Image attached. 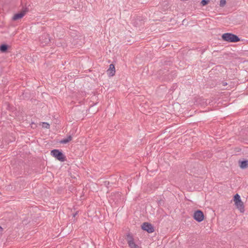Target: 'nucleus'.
<instances>
[{
	"label": "nucleus",
	"instance_id": "nucleus-1",
	"mask_svg": "<svg viewBox=\"0 0 248 248\" xmlns=\"http://www.w3.org/2000/svg\"><path fill=\"white\" fill-rule=\"evenodd\" d=\"M222 39L228 42L235 43L240 41V38L236 35L231 33H225L222 35Z\"/></svg>",
	"mask_w": 248,
	"mask_h": 248
},
{
	"label": "nucleus",
	"instance_id": "nucleus-2",
	"mask_svg": "<svg viewBox=\"0 0 248 248\" xmlns=\"http://www.w3.org/2000/svg\"><path fill=\"white\" fill-rule=\"evenodd\" d=\"M233 201L236 208L241 213H244L245 212L244 203L242 202L240 196L238 194H236L234 195Z\"/></svg>",
	"mask_w": 248,
	"mask_h": 248
},
{
	"label": "nucleus",
	"instance_id": "nucleus-3",
	"mask_svg": "<svg viewBox=\"0 0 248 248\" xmlns=\"http://www.w3.org/2000/svg\"><path fill=\"white\" fill-rule=\"evenodd\" d=\"M51 155L61 162H64L66 160L65 155L61 151L58 149H54L51 151Z\"/></svg>",
	"mask_w": 248,
	"mask_h": 248
},
{
	"label": "nucleus",
	"instance_id": "nucleus-4",
	"mask_svg": "<svg viewBox=\"0 0 248 248\" xmlns=\"http://www.w3.org/2000/svg\"><path fill=\"white\" fill-rule=\"evenodd\" d=\"M39 42L42 46L48 45L50 42L49 35L47 33H44L39 37Z\"/></svg>",
	"mask_w": 248,
	"mask_h": 248
},
{
	"label": "nucleus",
	"instance_id": "nucleus-5",
	"mask_svg": "<svg viewBox=\"0 0 248 248\" xmlns=\"http://www.w3.org/2000/svg\"><path fill=\"white\" fill-rule=\"evenodd\" d=\"M126 239L130 248H141L135 243L134 238L131 234L128 233L126 235Z\"/></svg>",
	"mask_w": 248,
	"mask_h": 248
},
{
	"label": "nucleus",
	"instance_id": "nucleus-6",
	"mask_svg": "<svg viewBox=\"0 0 248 248\" xmlns=\"http://www.w3.org/2000/svg\"><path fill=\"white\" fill-rule=\"evenodd\" d=\"M193 217L195 220L200 222L203 220V213L202 211L200 210H197L194 213Z\"/></svg>",
	"mask_w": 248,
	"mask_h": 248
},
{
	"label": "nucleus",
	"instance_id": "nucleus-7",
	"mask_svg": "<svg viewBox=\"0 0 248 248\" xmlns=\"http://www.w3.org/2000/svg\"><path fill=\"white\" fill-rule=\"evenodd\" d=\"M141 228L142 230L146 231L148 233H152L155 231L152 224L147 222L143 223L141 226Z\"/></svg>",
	"mask_w": 248,
	"mask_h": 248
},
{
	"label": "nucleus",
	"instance_id": "nucleus-8",
	"mask_svg": "<svg viewBox=\"0 0 248 248\" xmlns=\"http://www.w3.org/2000/svg\"><path fill=\"white\" fill-rule=\"evenodd\" d=\"M27 11L28 10L26 8H25L20 13L15 14L12 18L13 20H17L18 19L22 18L26 15Z\"/></svg>",
	"mask_w": 248,
	"mask_h": 248
},
{
	"label": "nucleus",
	"instance_id": "nucleus-9",
	"mask_svg": "<svg viewBox=\"0 0 248 248\" xmlns=\"http://www.w3.org/2000/svg\"><path fill=\"white\" fill-rule=\"evenodd\" d=\"M107 74L110 77L114 76L115 74V68L114 64H110L109 65V67L107 70Z\"/></svg>",
	"mask_w": 248,
	"mask_h": 248
},
{
	"label": "nucleus",
	"instance_id": "nucleus-10",
	"mask_svg": "<svg viewBox=\"0 0 248 248\" xmlns=\"http://www.w3.org/2000/svg\"><path fill=\"white\" fill-rule=\"evenodd\" d=\"M72 139V137L71 135L68 136L66 138L63 139L61 140L60 142L62 144H66L71 141Z\"/></svg>",
	"mask_w": 248,
	"mask_h": 248
},
{
	"label": "nucleus",
	"instance_id": "nucleus-11",
	"mask_svg": "<svg viewBox=\"0 0 248 248\" xmlns=\"http://www.w3.org/2000/svg\"><path fill=\"white\" fill-rule=\"evenodd\" d=\"M240 168L242 169H245L248 166V160H244L241 162L240 164Z\"/></svg>",
	"mask_w": 248,
	"mask_h": 248
},
{
	"label": "nucleus",
	"instance_id": "nucleus-12",
	"mask_svg": "<svg viewBox=\"0 0 248 248\" xmlns=\"http://www.w3.org/2000/svg\"><path fill=\"white\" fill-rule=\"evenodd\" d=\"M8 49V46L6 45L3 44L0 46V50L2 52H5Z\"/></svg>",
	"mask_w": 248,
	"mask_h": 248
},
{
	"label": "nucleus",
	"instance_id": "nucleus-13",
	"mask_svg": "<svg viewBox=\"0 0 248 248\" xmlns=\"http://www.w3.org/2000/svg\"><path fill=\"white\" fill-rule=\"evenodd\" d=\"M209 2V0H202L201 2V4L202 6L206 5Z\"/></svg>",
	"mask_w": 248,
	"mask_h": 248
},
{
	"label": "nucleus",
	"instance_id": "nucleus-14",
	"mask_svg": "<svg viewBox=\"0 0 248 248\" xmlns=\"http://www.w3.org/2000/svg\"><path fill=\"white\" fill-rule=\"evenodd\" d=\"M226 2L225 0H220V3H219V5L221 7H223L226 4Z\"/></svg>",
	"mask_w": 248,
	"mask_h": 248
},
{
	"label": "nucleus",
	"instance_id": "nucleus-15",
	"mask_svg": "<svg viewBox=\"0 0 248 248\" xmlns=\"http://www.w3.org/2000/svg\"><path fill=\"white\" fill-rule=\"evenodd\" d=\"M43 126L46 128H49L50 127V125L47 123L44 122L43 123Z\"/></svg>",
	"mask_w": 248,
	"mask_h": 248
},
{
	"label": "nucleus",
	"instance_id": "nucleus-16",
	"mask_svg": "<svg viewBox=\"0 0 248 248\" xmlns=\"http://www.w3.org/2000/svg\"><path fill=\"white\" fill-rule=\"evenodd\" d=\"M227 85V83H224V85Z\"/></svg>",
	"mask_w": 248,
	"mask_h": 248
},
{
	"label": "nucleus",
	"instance_id": "nucleus-17",
	"mask_svg": "<svg viewBox=\"0 0 248 248\" xmlns=\"http://www.w3.org/2000/svg\"><path fill=\"white\" fill-rule=\"evenodd\" d=\"M227 85V83H224V85Z\"/></svg>",
	"mask_w": 248,
	"mask_h": 248
},
{
	"label": "nucleus",
	"instance_id": "nucleus-18",
	"mask_svg": "<svg viewBox=\"0 0 248 248\" xmlns=\"http://www.w3.org/2000/svg\"><path fill=\"white\" fill-rule=\"evenodd\" d=\"M227 85V83H224V85Z\"/></svg>",
	"mask_w": 248,
	"mask_h": 248
},
{
	"label": "nucleus",
	"instance_id": "nucleus-19",
	"mask_svg": "<svg viewBox=\"0 0 248 248\" xmlns=\"http://www.w3.org/2000/svg\"><path fill=\"white\" fill-rule=\"evenodd\" d=\"M1 229H2V228L1 227H0V230H1Z\"/></svg>",
	"mask_w": 248,
	"mask_h": 248
},
{
	"label": "nucleus",
	"instance_id": "nucleus-20",
	"mask_svg": "<svg viewBox=\"0 0 248 248\" xmlns=\"http://www.w3.org/2000/svg\"><path fill=\"white\" fill-rule=\"evenodd\" d=\"M1 229H2V228L1 227H0V230H1Z\"/></svg>",
	"mask_w": 248,
	"mask_h": 248
}]
</instances>
